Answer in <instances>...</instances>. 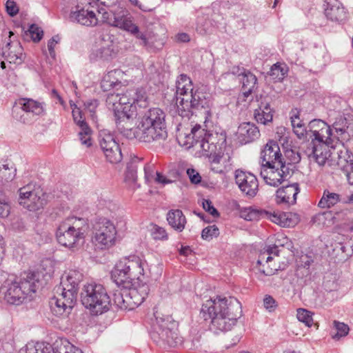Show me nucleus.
I'll use <instances>...</instances> for the list:
<instances>
[{
	"label": "nucleus",
	"instance_id": "dca6fc26",
	"mask_svg": "<svg viewBox=\"0 0 353 353\" xmlns=\"http://www.w3.org/2000/svg\"><path fill=\"white\" fill-rule=\"evenodd\" d=\"M235 181L241 191L246 196L254 197L256 195L259 183L254 174L237 170L235 172Z\"/></svg>",
	"mask_w": 353,
	"mask_h": 353
},
{
	"label": "nucleus",
	"instance_id": "a18cd8bd",
	"mask_svg": "<svg viewBox=\"0 0 353 353\" xmlns=\"http://www.w3.org/2000/svg\"><path fill=\"white\" fill-rule=\"evenodd\" d=\"M37 188L35 185L33 184H28L19 190V204L24 206V205L27 204L29 197L33 194Z\"/></svg>",
	"mask_w": 353,
	"mask_h": 353
},
{
	"label": "nucleus",
	"instance_id": "e433bc0d",
	"mask_svg": "<svg viewBox=\"0 0 353 353\" xmlns=\"http://www.w3.org/2000/svg\"><path fill=\"white\" fill-rule=\"evenodd\" d=\"M52 350L54 353H83L81 350L73 345L67 339L57 341Z\"/></svg>",
	"mask_w": 353,
	"mask_h": 353
},
{
	"label": "nucleus",
	"instance_id": "e2e57ef3",
	"mask_svg": "<svg viewBox=\"0 0 353 353\" xmlns=\"http://www.w3.org/2000/svg\"><path fill=\"white\" fill-rule=\"evenodd\" d=\"M6 8L8 14L14 17L19 12V8L17 6V3L12 0H8L6 3Z\"/></svg>",
	"mask_w": 353,
	"mask_h": 353
},
{
	"label": "nucleus",
	"instance_id": "9d476101",
	"mask_svg": "<svg viewBox=\"0 0 353 353\" xmlns=\"http://www.w3.org/2000/svg\"><path fill=\"white\" fill-rule=\"evenodd\" d=\"M135 106L127 105L123 107L122 110L116 108L114 110V118L118 131L127 139H137V127L133 128Z\"/></svg>",
	"mask_w": 353,
	"mask_h": 353
},
{
	"label": "nucleus",
	"instance_id": "6e6552de",
	"mask_svg": "<svg viewBox=\"0 0 353 353\" xmlns=\"http://www.w3.org/2000/svg\"><path fill=\"white\" fill-rule=\"evenodd\" d=\"M39 274L25 272L19 281L8 284L4 292V299L10 305H19L32 292H35L39 288Z\"/></svg>",
	"mask_w": 353,
	"mask_h": 353
},
{
	"label": "nucleus",
	"instance_id": "473e14b6",
	"mask_svg": "<svg viewBox=\"0 0 353 353\" xmlns=\"http://www.w3.org/2000/svg\"><path fill=\"white\" fill-rule=\"evenodd\" d=\"M45 203V199L43 194L39 188H37L35 191L29 197L27 204L24 205V208H28L30 211L38 210L43 208Z\"/></svg>",
	"mask_w": 353,
	"mask_h": 353
},
{
	"label": "nucleus",
	"instance_id": "09e8293b",
	"mask_svg": "<svg viewBox=\"0 0 353 353\" xmlns=\"http://www.w3.org/2000/svg\"><path fill=\"white\" fill-rule=\"evenodd\" d=\"M297 319L299 321L303 323L307 327H311L313 324L312 313L310 311L299 308L296 314Z\"/></svg>",
	"mask_w": 353,
	"mask_h": 353
},
{
	"label": "nucleus",
	"instance_id": "ea45409f",
	"mask_svg": "<svg viewBox=\"0 0 353 353\" xmlns=\"http://www.w3.org/2000/svg\"><path fill=\"white\" fill-rule=\"evenodd\" d=\"M267 214L264 216V218L270 219L272 222L280 225L283 227H289L291 223V219H289L288 214L282 212L280 213L279 212H268L266 211Z\"/></svg>",
	"mask_w": 353,
	"mask_h": 353
},
{
	"label": "nucleus",
	"instance_id": "37998d69",
	"mask_svg": "<svg viewBox=\"0 0 353 353\" xmlns=\"http://www.w3.org/2000/svg\"><path fill=\"white\" fill-rule=\"evenodd\" d=\"M99 144L103 152L110 150L118 143L115 141L112 134L101 132L99 134Z\"/></svg>",
	"mask_w": 353,
	"mask_h": 353
},
{
	"label": "nucleus",
	"instance_id": "8fccbe9b",
	"mask_svg": "<svg viewBox=\"0 0 353 353\" xmlns=\"http://www.w3.org/2000/svg\"><path fill=\"white\" fill-rule=\"evenodd\" d=\"M286 73V70L284 67H282L279 63L274 64L270 70L268 72V74L272 77L275 81H281L283 79Z\"/></svg>",
	"mask_w": 353,
	"mask_h": 353
},
{
	"label": "nucleus",
	"instance_id": "a211bd4d",
	"mask_svg": "<svg viewBox=\"0 0 353 353\" xmlns=\"http://www.w3.org/2000/svg\"><path fill=\"white\" fill-rule=\"evenodd\" d=\"M332 130L323 121L314 119L307 125L308 138L312 139L311 142L317 140H330L332 134Z\"/></svg>",
	"mask_w": 353,
	"mask_h": 353
},
{
	"label": "nucleus",
	"instance_id": "f257e3e1",
	"mask_svg": "<svg viewBox=\"0 0 353 353\" xmlns=\"http://www.w3.org/2000/svg\"><path fill=\"white\" fill-rule=\"evenodd\" d=\"M143 263L137 256H130L120 260L112 271V279L118 286L125 288V310H132L140 305L150 292L147 283L134 286V280H139L144 274Z\"/></svg>",
	"mask_w": 353,
	"mask_h": 353
},
{
	"label": "nucleus",
	"instance_id": "f3484780",
	"mask_svg": "<svg viewBox=\"0 0 353 353\" xmlns=\"http://www.w3.org/2000/svg\"><path fill=\"white\" fill-rule=\"evenodd\" d=\"M261 159L263 165H279L286 163L283 158L279 144L274 141H268L261 152Z\"/></svg>",
	"mask_w": 353,
	"mask_h": 353
},
{
	"label": "nucleus",
	"instance_id": "cd10ccee",
	"mask_svg": "<svg viewBox=\"0 0 353 353\" xmlns=\"http://www.w3.org/2000/svg\"><path fill=\"white\" fill-rule=\"evenodd\" d=\"M54 291V296L61 299L65 303L70 301L69 305L73 308L77 300V292L75 290H72V288H65L60 284L59 286L55 288Z\"/></svg>",
	"mask_w": 353,
	"mask_h": 353
},
{
	"label": "nucleus",
	"instance_id": "6e6d98bb",
	"mask_svg": "<svg viewBox=\"0 0 353 353\" xmlns=\"http://www.w3.org/2000/svg\"><path fill=\"white\" fill-rule=\"evenodd\" d=\"M28 32L34 42H39L43 37V32L42 29L36 24H32L26 33Z\"/></svg>",
	"mask_w": 353,
	"mask_h": 353
},
{
	"label": "nucleus",
	"instance_id": "aec40b11",
	"mask_svg": "<svg viewBox=\"0 0 353 353\" xmlns=\"http://www.w3.org/2000/svg\"><path fill=\"white\" fill-rule=\"evenodd\" d=\"M336 165L345 175L348 183L353 185V154L347 150L336 152Z\"/></svg>",
	"mask_w": 353,
	"mask_h": 353
},
{
	"label": "nucleus",
	"instance_id": "49530a36",
	"mask_svg": "<svg viewBox=\"0 0 353 353\" xmlns=\"http://www.w3.org/2000/svg\"><path fill=\"white\" fill-rule=\"evenodd\" d=\"M254 118L258 123L266 125L272 121V113L257 108L254 110Z\"/></svg>",
	"mask_w": 353,
	"mask_h": 353
},
{
	"label": "nucleus",
	"instance_id": "2f4dec72",
	"mask_svg": "<svg viewBox=\"0 0 353 353\" xmlns=\"http://www.w3.org/2000/svg\"><path fill=\"white\" fill-rule=\"evenodd\" d=\"M112 25L132 34L137 31V26L134 23L133 18L130 15L114 17Z\"/></svg>",
	"mask_w": 353,
	"mask_h": 353
},
{
	"label": "nucleus",
	"instance_id": "393cba45",
	"mask_svg": "<svg viewBox=\"0 0 353 353\" xmlns=\"http://www.w3.org/2000/svg\"><path fill=\"white\" fill-rule=\"evenodd\" d=\"M240 70V69H238ZM239 77H242L241 81H242L243 92L245 97L249 96L256 87L257 79L254 74L244 68L241 70L238 74Z\"/></svg>",
	"mask_w": 353,
	"mask_h": 353
},
{
	"label": "nucleus",
	"instance_id": "c9c22d12",
	"mask_svg": "<svg viewBox=\"0 0 353 353\" xmlns=\"http://www.w3.org/2000/svg\"><path fill=\"white\" fill-rule=\"evenodd\" d=\"M207 135H211V134L207 133L204 129L199 124H196L191 129L190 134L186 135V139L189 143L192 146H200V141Z\"/></svg>",
	"mask_w": 353,
	"mask_h": 353
},
{
	"label": "nucleus",
	"instance_id": "ddd939ff",
	"mask_svg": "<svg viewBox=\"0 0 353 353\" xmlns=\"http://www.w3.org/2000/svg\"><path fill=\"white\" fill-rule=\"evenodd\" d=\"M292 169L286 163L279 165H263L260 172L265 182L272 186L277 187L290 177Z\"/></svg>",
	"mask_w": 353,
	"mask_h": 353
},
{
	"label": "nucleus",
	"instance_id": "603ef678",
	"mask_svg": "<svg viewBox=\"0 0 353 353\" xmlns=\"http://www.w3.org/2000/svg\"><path fill=\"white\" fill-rule=\"evenodd\" d=\"M16 175V168L8 164L3 165V168H0V177L6 181H12Z\"/></svg>",
	"mask_w": 353,
	"mask_h": 353
},
{
	"label": "nucleus",
	"instance_id": "f8f14e48",
	"mask_svg": "<svg viewBox=\"0 0 353 353\" xmlns=\"http://www.w3.org/2000/svg\"><path fill=\"white\" fill-rule=\"evenodd\" d=\"M86 0H78L77 4L72 8L69 20L82 26H95L98 24L99 19L96 13L91 8H94L92 3H85Z\"/></svg>",
	"mask_w": 353,
	"mask_h": 353
},
{
	"label": "nucleus",
	"instance_id": "338daca9",
	"mask_svg": "<svg viewBox=\"0 0 353 353\" xmlns=\"http://www.w3.org/2000/svg\"><path fill=\"white\" fill-rule=\"evenodd\" d=\"M187 174L189 176V178L190 179V181L192 183L198 184L201 181V177L199 172H197L194 169H188L187 170Z\"/></svg>",
	"mask_w": 353,
	"mask_h": 353
},
{
	"label": "nucleus",
	"instance_id": "c756f323",
	"mask_svg": "<svg viewBox=\"0 0 353 353\" xmlns=\"http://www.w3.org/2000/svg\"><path fill=\"white\" fill-rule=\"evenodd\" d=\"M216 139V136L214 137L212 134L207 135L201 139V141H200L199 148L202 149L206 156L211 157L212 154L221 151V145H217L214 142Z\"/></svg>",
	"mask_w": 353,
	"mask_h": 353
},
{
	"label": "nucleus",
	"instance_id": "774afa93",
	"mask_svg": "<svg viewBox=\"0 0 353 353\" xmlns=\"http://www.w3.org/2000/svg\"><path fill=\"white\" fill-rule=\"evenodd\" d=\"M132 104L135 106V109L137 108V106L144 108L148 105L147 97L143 95H141V97L137 96L136 99H132Z\"/></svg>",
	"mask_w": 353,
	"mask_h": 353
},
{
	"label": "nucleus",
	"instance_id": "c85d7f7f",
	"mask_svg": "<svg viewBox=\"0 0 353 353\" xmlns=\"http://www.w3.org/2000/svg\"><path fill=\"white\" fill-rule=\"evenodd\" d=\"M49 303L52 312L57 316H67L72 309L69 305L70 301L65 303L54 296L50 299Z\"/></svg>",
	"mask_w": 353,
	"mask_h": 353
},
{
	"label": "nucleus",
	"instance_id": "4d7b16f0",
	"mask_svg": "<svg viewBox=\"0 0 353 353\" xmlns=\"http://www.w3.org/2000/svg\"><path fill=\"white\" fill-rule=\"evenodd\" d=\"M285 157L289 160V163L286 165L290 167L292 164H296L300 162L301 157L299 152L296 150H288L285 152Z\"/></svg>",
	"mask_w": 353,
	"mask_h": 353
},
{
	"label": "nucleus",
	"instance_id": "39448f33",
	"mask_svg": "<svg viewBox=\"0 0 353 353\" xmlns=\"http://www.w3.org/2000/svg\"><path fill=\"white\" fill-rule=\"evenodd\" d=\"M213 102L212 96L203 89L198 88L190 92L185 98H181L177 103V111L182 117L189 119L197 112L203 110L205 121L211 116Z\"/></svg>",
	"mask_w": 353,
	"mask_h": 353
},
{
	"label": "nucleus",
	"instance_id": "423d86ee",
	"mask_svg": "<svg viewBox=\"0 0 353 353\" xmlns=\"http://www.w3.org/2000/svg\"><path fill=\"white\" fill-rule=\"evenodd\" d=\"M88 229L87 221L75 216L68 217L63 221L57 231V239L61 245L76 248L85 237Z\"/></svg>",
	"mask_w": 353,
	"mask_h": 353
},
{
	"label": "nucleus",
	"instance_id": "4c0bfd02",
	"mask_svg": "<svg viewBox=\"0 0 353 353\" xmlns=\"http://www.w3.org/2000/svg\"><path fill=\"white\" fill-rule=\"evenodd\" d=\"M350 125L351 120L348 119L345 117L341 116L336 119L333 124V128L339 135L341 136L342 139H345L347 136H349L347 134V130Z\"/></svg>",
	"mask_w": 353,
	"mask_h": 353
},
{
	"label": "nucleus",
	"instance_id": "72a5a7b5",
	"mask_svg": "<svg viewBox=\"0 0 353 353\" xmlns=\"http://www.w3.org/2000/svg\"><path fill=\"white\" fill-rule=\"evenodd\" d=\"M341 201L342 199L340 194L330 192L328 190H325L318 203V206L321 208H330Z\"/></svg>",
	"mask_w": 353,
	"mask_h": 353
},
{
	"label": "nucleus",
	"instance_id": "0e129e2a",
	"mask_svg": "<svg viewBox=\"0 0 353 353\" xmlns=\"http://www.w3.org/2000/svg\"><path fill=\"white\" fill-rule=\"evenodd\" d=\"M152 235L154 239L163 240L167 239V233L165 230L158 226L154 227Z\"/></svg>",
	"mask_w": 353,
	"mask_h": 353
},
{
	"label": "nucleus",
	"instance_id": "79ce46f5",
	"mask_svg": "<svg viewBox=\"0 0 353 353\" xmlns=\"http://www.w3.org/2000/svg\"><path fill=\"white\" fill-rule=\"evenodd\" d=\"M120 70H113L108 72L107 75H105L101 82V88L104 91H108L111 88H114L116 85H119L121 83L118 80L112 79L114 75L120 74Z\"/></svg>",
	"mask_w": 353,
	"mask_h": 353
},
{
	"label": "nucleus",
	"instance_id": "052dcab7",
	"mask_svg": "<svg viewBox=\"0 0 353 353\" xmlns=\"http://www.w3.org/2000/svg\"><path fill=\"white\" fill-rule=\"evenodd\" d=\"M98 105V101L96 99L88 100L84 103L85 108L90 112V116L93 120L95 119V110Z\"/></svg>",
	"mask_w": 353,
	"mask_h": 353
},
{
	"label": "nucleus",
	"instance_id": "a878e982",
	"mask_svg": "<svg viewBox=\"0 0 353 353\" xmlns=\"http://www.w3.org/2000/svg\"><path fill=\"white\" fill-rule=\"evenodd\" d=\"M167 221L174 230L181 232L186 223V219L180 210H171L168 212Z\"/></svg>",
	"mask_w": 353,
	"mask_h": 353
},
{
	"label": "nucleus",
	"instance_id": "7c9ffc66",
	"mask_svg": "<svg viewBox=\"0 0 353 353\" xmlns=\"http://www.w3.org/2000/svg\"><path fill=\"white\" fill-rule=\"evenodd\" d=\"M291 123L294 132L299 139H307V126L299 119L298 111H293L291 113Z\"/></svg>",
	"mask_w": 353,
	"mask_h": 353
},
{
	"label": "nucleus",
	"instance_id": "b1692460",
	"mask_svg": "<svg viewBox=\"0 0 353 353\" xmlns=\"http://www.w3.org/2000/svg\"><path fill=\"white\" fill-rule=\"evenodd\" d=\"M23 51V49L20 43H8L3 48V55L10 63L21 64L24 59Z\"/></svg>",
	"mask_w": 353,
	"mask_h": 353
},
{
	"label": "nucleus",
	"instance_id": "bf43d9fd",
	"mask_svg": "<svg viewBox=\"0 0 353 353\" xmlns=\"http://www.w3.org/2000/svg\"><path fill=\"white\" fill-rule=\"evenodd\" d=\"M143 170L144 178L146 183H150L152 179H154V165L153 164H145Z\"/></svg>",
	"mask_w": 353,
	"mask_h": 353
},
{
	"label": "nucleus",
	"instance_id": "6ab92c4d",
	"mask_svg": "<svg viewBox=\"0 0 353 353\" xmlns=\"http://www.w3.org/2000/svg\"><path fill=\"white\" fill-rule=\"evenodd\" d=\"M299 192L300 189L297 183L279 188L275 194L276 203L286 205H294L296 203V196Z\"/></svg>",
	"mask_w": 353,
	"mask_h": 353
},
{
	"label": "nucleus",
	"instance_id": "69168bd1",
	"mask_svg": "<svg viewBox=\"0 0 353 353\" xmlns=\"http://www.w3.org/2000/svg\"><path fill=\"white\" fill-rule=\"evenodd\" d=\"M264 307L269 311H273L276 307V301L271 296H265L263 299Z\"/></svg>",
	"mask_w": 353,
	"mask_h": 353
},
{
	"label": "nucleus",
	"instance_id": "13d9d810",
	"mask_svg": "<svg viewBox=\"0 0 353 353\" xmlns=\"http://www.w3.org/2000/svg\"><path fill=\"white\" fill-rule=\"evenodd\" d=\"M72 116L74 122L79 126V128L88 125L87 123L83 118L82 112L79 108L75 107V108L72 110Z\"/></svg>",
	"mask_w": 353,
	"mask_h": 353
},
{
	"label": "nucleus",
	"instance_id": "de8ad7c7",
	"mask_svg": "<svg viewBox=\"0 0 353 353\" xmlns=\"http://www.w3.org/2000/svg\"><path fill=\"white\" fill-rule=\"evenodd\" d=\"M125 288L117 290L113 294V302L114 304L119 309L125 310Z\"/></svg>",
	"mask_w": 353,
	"mask_h": 353
},
{
	"label": "nucleus",
	"instance_id": "f03ea898",
	"mask_svg": "<svg viewBox=\"0 0 353 353\" xmlns=\"http://www.w3.org/2000/svg\"><path fill=\"white\" fill-rule=\"evenodd\" d=\"M241 303L234 297H222L207 300L200 311V317L210 320V328L214 332H227L236 324L241 316Z\"/></svg>",
	"mask_w": 353,
	"mask_h": 353
},
{
	"label": "nucleus",
	"instance_id": "bb28decb",
	"mask_svg": "<svg viewBox=\"0 0 353 353\" xmlns=\"http://www.w3.org/2000/svg\"><path fill=\"white\" fill-rule=\"evenodd\" d=\"M140 162V159L137 157H135L131 160L130 163L127 165L125 176V182L128 184V185L134 189L137 187H139V185H137V172L138 169V163Z\"/></svg>",
	"mask_w": 353,
	"mask_h": 353
},
{
	"label": "nucleus",
	"instance_id": "7ed1b4c3",
	"mask_svg": "<svg viewBox=\"0 0 353 353\" xmlns=\"http://www.w3.org/2000/svg\"><path fill=\"white\" fill-rule=\"evenodd\" d=\"M165 118V114L158 108L140 112L137 125V139L148 143L165 140L168 137Z\"/></svg>",
	"mask_w": 353,
	"mask_h": 353
},
{
	"label": "nucleus",
	"instance_id": "412c9836",
	"mask_svg": "<svg viewBox=\"0 0 353 353\" xmlns=\"http://www.w3.org/2000/svg\"><path fill=\"white\" fill-rule=\"evenodd\" d=\"M324 6L325 14L331 21H342L346 19L345 8L338 0H326Z\"/></svg>",
	"mask_w": 353,
	"mask_h": 353
},
{
	"label": "nucleus",
	"instance_id": "9b49d317",
	"mask_svg": "<svg viewBox=\"0 0 353 353\" xmlns=\"http://www.w3.org/2000/svg\"><path fill=\"white\" fill-rule=\"evenodd\" d=\"M43 112V107L41 103L27 98L19 99L17 105L12 109L14 118L26 124L33 122L35 117Z\"/></svg>",
	"mask_w": 353,
	"mask_h": 353
},
{
	"label": "nucleus",
	"instance_id": "5701e85b",
	"mask_svg": "<svg viewBox=\"0 0 353 353\" xmlns=\"http://www.w3.org/2000/svg\"><path fill=\"white\" fill-rule=\"evenodd\" d=\"M194 90L190 78L185 74H180L176 81V104L177 105L181 98H185L186 95H189Z\"/></svg>",
	"mask_w": 353,
	"mask_h": 353
},
{
	"label": "nucleus",
	"instance_id": "c03bdc74",
	"mask_svg": "<svg viewBox=\"0 0 353 353\" xmlns=\"http://www.w3.org/2000/svg\"><path fill=\"white\" fill-rule=\"evenodd\" d=\"M107 160L111 163H117L122 159V153L119 144L115 145L110 150L103 152Z\"/></svg>",
	"mask_w": 353,
	"mask_h": 353
},
{
	"label": "nucleus",
	"instance_id": "a19ab883",
	"mask_svg": "<svg viewBox=\"0 0 353 353\" xmlns=\"http://www.w3.org/2000/svg\"><path fill=\"white\" fill-rule=\"evenodd\" d=\"M267 214L266 210L254 209L252 208H245L241 211V217L246 221H257Z\"/></svg>",
	"mask_w": 353,
	"mask_h": 353
},
{
	"label": "nucleus",
	"instance_id": "680f3d73",
	"mask_svg": "<svg viewBox=\"0 0 353 353\" xmlns=\"http://www.w3.org/2000/svg\"><path fill=\"white\" fill-rule=\"evenodd\" d=\"M202 204L203 209L209 214H210L214 217L219 216V212L213 206L211 201H210L209 199H204Z\"/></svg>",
	"mask_w": 353,
	"mask_h": 353
},
{
	"label": "nucleus",
	"instance_id": "4468645a",
	"mask_svg": "<svg viewBox=\"0 0 353 353\" xmlns=\"http://www.w3.org/2000/svg\"><path fill=\"white\" fill-rule=\"evenodd\" d=\"M328 140H317L310 142L307 147L305 153L307 157L315 161L319 165H332V152L329 145Z\"/></svg>",
	"mask_w": 353,
	"mask_h": 353
},
{
	"label": "nucleus",
	"instance_id": "5fc2aeb1",
	"mask_svg": "<svg viewBox=\"0 0 353 353\" xmlns=\"http://www.w3.org/2000/svg\"><path fill=\"white\" fill-rule=\"evenodd\" d=\"M219 234V228L215 225H210L205 228L201 232V237L204 240H210Z\"/></svg>",
	"mask_w": 353,
	"mask_h": 353
},
{
	"label": "nucleus",
	"instance_id": "1a4fd4ad",
	"mask_svg": "<svg viewBox=\"0 0 353 353\" xmlns=\"http://www.w3.org/2000/svg\"><path fill=\"white\" fill-rule=\"evenodd\" d=\"M92 242L100 249H105L115 243L117 230L114 223L106 218H99L92 226Z\"/></svg>",
	"mask_w": 353,
	"mask_h": 353
},
{
	"label": "nucleus",
	"instance_id": "58836bf2",
	"mask_svg": "<svg viewBox=\"0 0 353 353\" xmlns=\"http://www.w3.org/2000/svg\"><path fill=\"white\" fill-rule=\"evenodd\" d=\"M52 347L45 343L30 342L24 349L20 350V353H50Z\"/></svg>",
	"mask_w": 353,
	"mask_h": 353
},
{
	"label": "nucleus",
	"instance_id": "f704fd0d",
	"mask_svg": "<svg viewBox=\"0 0 353 353\" xmlns=\"http://www.w3.org/2000/svg\"><path fill=\"white\" fill-rule=\"evenodd\" d=\"M83 274L77 270H70L65 279L62 278L61 285L65 288H72V290H78L79 283L83 279Z\"/></svg>",
	"mask_w": 353,
	"mask_h": 353
},
{
	"label": "nucleus",
	"instance_id": "2eb2a0df",
	"mask_svg": "<svg viewBox=\"0 0 353 353\" xmlns=\"http://www.w3.org/2000/svg\"><path fill=\"white\" fill-rule=\"evenodd\" d=\"M96 43L97 46L90 54L91 59L109 61L116 55V50L110 35L101 34Z\"/></svg>",
	"mask_w": 353,
	"mask_h": 353
},
{
	"label": "nucleus",
	"instance_id": "864d4df0",
	"mask_svg": "<svg viewBox=\"0 0 353 353\" xmlns=\"http://www.w3.org/2000/svg\"><path fill=\"white\" fill-rule=\"evenodd\" d=\"M81 131L79 132V139L81 141L83 145H85L87 147L91 145V140H90V134L91 130L88 125L81 127Z\"/></svg>",
	"mask_w": 353,
	"mask_h": 353
},
{
	"label": "nucleus",
	"instance_id": "3c124183",
	"mask_svg": "<svg viewBox=\"0 0 353 353\" xmlns=\"http://www.w3.org/2000/svg\"><path fill=\"white\" fill-rule=\"evenodd\" d=\"M333 324L336 330V333L332 335L334 339L339 340L348 334L350 329L347 325L336 321H334Z\"/></svg>",
	"mask_w": 353,
	"mask_h": 353
},
{
	"label": "nucleus",
	"instance_id": "20e7f679",
	"mask_svg": "<svg viewBox=\"0 0 353 353\" xmlns=\"http://www.w3.org/2000/svg\"><path fill=\"white\" fill-rule=\"evenodd\" d=\"M152 341L163 348L173 347L181 343L179 336L177 323L171 316L155 314V322L150 333Z\"/></svg>",
	"mask_w": 353,
	"mask_h": 353
},
{
	"label": "nucleus",
	"instance_id": "4be33fe9",
	"mask_svg": "<svg viewBox=\"0 0 353 353\" xmlns=\"http://www.w3.org/2000/svg\"><path fill=\"white\" fill-rule=\"evenodd\" d=\"M237 133L239 139L243 143L252 142L260 137L259 128L254 123L250 122L240 124Z\"/></svg>",
	"mask_w": 353,
	"mask_h": 353
},
{
	"label": "nucleus",
	"instance_id": "0eeeda50",
	"mask_svg": "<svg viewBox=\"0 0 353 353\" xmlns=\"http://www.w3.org/2000/svg\"><path fill=\"white\" fill-rule=\"evenodd\" d=\"M82 305L92 314L98 315L110 310L111 299L105 288L101 284L84 285L80 294Z\"/></svg>",
	"mask_w": 353,
	"mask_h": 353
}]
</instances>
